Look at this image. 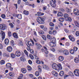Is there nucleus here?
I'll list each match as a JSON object with an SVG mask.
<instances>
[{
    "label": "nucleus",
    "mask_w": 79,
    "mask_h": 79,
    "mask_svg": "<svg viewBox=\"0 0 79 79\" xmlns=\"http://www.w3.org/2000/svg\"><path fill=\"white\" fill-rule=\"evenodd\" d=\"M52 67L53 69L56 71L62 70L63 69L62 65L60 63H59L57 64L56 63H53L52 65Z\"/></svg>",
    "instance_id": "f257e3e1"
},
{
    "label": "nucleus",
    "mask_w": 79,
    "mask_h": 79,
    "mask_svg": "<svg viewBox=\"0 0 79 79\" xmlns=\"http://www.w3.org/2000/svg\"><path fill=\"white\" fill-rule=\"evenodd\" d=\"M36 20L37 22L40 24H44L45 23V19L41 17H38Z\"/></svg>",
    "instance_id": "f03ea898"
},
{
    "label": "nucleus",
    "mask_w": 79,
    "mask_h": 79,
    "mask_svg": "<svg viewBox=\"0 0 79 79\" xmlns=\"http://www.w3.org/2000/svg\"><path fill=\"white\" fill-rule=\"evenodd\" d=\"M56 0H51L50 1L49 3L51 5V6H52V8H55L56 4Z\"/></svg>",
    "instance_id": "7ed1b4c3"
},
{
    "label": "nucleus",
    "mask_w": 79,
    "mask_h": 79,
    "mask_svg": "<svg viewBox=\"0 0 79 79\" xmlns=\"http://www.w3.org/2000/svg\"><path fill=\"white\" fill-rule=\"evenodd\" d=\"M7 27L5 24H0V29L2 30V31H4L5 29H6Z\"/></svg>",
    "instance_id": "20e7f679"
},
{
    "label": "nucleus",
    "mask_w": 79,
    "mask_h": 79,
    "mask_svg": "<svg viewBox=\"0 0 79 79\" xmlns=\"http://www.w3.org/2000/svg\"><path fill=\"white\" fill-rule=\"evenodd\" d=\"M73 73L76 76H79V69H76L73 72Z\"/></svg>",
    "instance_id": "39448f33"
},
{
    "label": "nucleus",
    "mask_w": 79,
    "mask_h": 79,
    "mask_svg": "<svg viewBox=\"0 0 79 79\" xmlns=\"http://www.w3.org/2000/svg\"><path fill=\"white\" fill-rule=\"evenodd\" d=\"M74 14L76 15V16H79V10L77 9H75L73 10Z\"/></svg>",
    "instance_id": "423d86ee"
},
{
    "label": "nucleus",
    "mask_w": 79,
    "mask_h": 79,
    "mask_svg": "<svg viewBox=\"0 0 79 79\" xmlns=\"http://www.w3.org/2000/svg\"><path fill=\"white\" fill-rule=\"evenodd\" d=\"M15 55L17 57H19L21 55V52L20 51H17L15 52Z\"/></svg>",
    "instance_id": "0eeeda50"
},
{
    "label": "nucleus",
    "mask_w": 79,
    "mask_h": 79,
    "mask_svg": "<svg viewBox=\"0 0 79 79\" xmlns=\"http://www.w3.org/2000/svg\"><path fill=\"white\" fill-rule=\"evenodd\" d=\"M6 50L7 52L10 53L13 51V48L11 46H9L6 48Z\"/></svg>",
    "instance_id": "6e6552de"
},
{
    "label": "nucleus",
    "mask_w": 79,
    "mask_h": 79,
    "mask_svg": "<svg viewBox=\"0 0 79 79\" xmlns=\"http://www.w3.org/2000/svg\"><path fill=\"white\" fill-rule=\"evenodd\" d=\"M27 44L29 46H32V45H34V42L32 40L31 41H29L28 42H27Z\"/></svg>",
    "instance_id": "1a4fd4ad"
},
{
    "label": "nucleus",
    "mask_w": 79,
    "mask_h": 79,
    "mask_svg": "<svg viewBox=\"0 0 79 79\" xmlns=\"http://www.w3.org/2000/svg\"><path fill=\"white\" fill-rule=\"evenodd\" d=\"M62 52L63 54H64V55H68L69 54V52L67 50H63L62 51Z\"/></svg>",
    "instance_id": "9d476101"
},
{
    "label": "nucleus",
    "mask_w": 79,
    "mask_h": 79,
    "mask_svg": "<svg viewBox=\"0 0 79 79\" xmlns=\"http://www.w3.org/2000/svg\"><path fill=\"white\" fill-rule=\"evenodd\" d=\"M49 46L51 47H56V44L52 43V42H49Z\"/></svg>",
    "instance_id": "9b49d317"
},
{
    "label": "nucleus",
    "mask_w": 79,
    "mask_h": 79,
    "mask_svg": "<svg viewBox=\"0 0 79 79\" xmlns=\"http://www.w3.org/2000/svg\"><path fill=\"white\" fill-rule=\"evenodd\" d=\"M44 13H42L41 12H38L37 13V14H35V15L38 16H44Z\"/></svg>",
    "instance_id": "f8f14e48"
},
{
    "label": "nucleus",
    "mask_w": 79,
    "mask_h": 79,
    "mask_svg": "<svg viewBox=\"0 0 79 79\" xmlns=\"http://www.w3.org/2000/svg\"><path fill=\"white\" fill-rule=\"evenodd\" d=\"M69 37L70 40L73 42H74L75 40V39H74V37L73 35H69Z\"/></svg>",
    "instance_id": "ddd939ff"
},
{
    "label": "nucleus",
    "mask_w": 79,
    "mask_h": 79,
    "mask_svg": "<svg viewBox=\"0 0 79 79\" xmlns=\"http://www.w3.org/2000/svg\"><path fill=\"white\" fill-rule=\"evenodd\" d=\"M36 63L37 64H41V63L42 64H44V62H43L42 61H40V60H36Z\"/></svg>",
    "instance_id": "4468645a"
},
{
    "label": "nucleus",
    "mask_w": 79,
    "mask_h": 79,
    "mask_svg": "<svg viewBox=\"0 0 79 79\" xmlns=\"http://www.w3.org/2000/svg\"><path fill=\"white\" fill-rule=\"evenodd\" d=\"M12 36L15 39H18V34L16 32H15L13 33Z\"/></svg>",
    "instance_id": "2eb2a0df"
},
{
    "label": "nucleus",
    "mask_w": 79,
    "mask_h": 79,
    "mask_svg": "<svg viewBox=\"0 0 79 79\" xmlns=\"http://www.w3.org/2000/svg\"><path fill=\"white\" fill-rule=\"evenodd\" d=\"M21 71L22 73L23 74H25L26 73V72H27V71H26V69L24 68H22L21 69Z\"/></svg>",
    "instance_id": "dca6fc26"
},
{
    "label": "nucleus",
    "mask_w": 79,
    "mask_h": 79,
    "mask_svg": "<svg viewBox=\"0 0 79 79\" xmlns=\"http://www.w3.org/2000/svg\"><path fill=\"white\" fill-rule=\"evenodd\" d=\"M52 74L54 76H56V77H57L58 76V73L56 72L55 71H52Z\"/></svg>",
    "instance_id": "f3484780"
},
{
    "label": "nucleus",
    "mask_w": 79,
    "mask_h": 79,
    "mask_svg": "<svg viewBox=\"0 0 79 79\" xmlns=\"http://www.w3.org/2000/svg\"><path fill=\"white\" fill-rule=\"evenodd\" d=\"M6 66L7 68H10L11 67V64L10 63H7L6 64Z\"/></svg>",
    "instance_id": "a211bd4d"
},
{
    "label": "nucleus",
    "mask_w": 79,
    "mask_h": 79,
    "mask_svg": "<svg viewBox=\"0 0 79 79\" xmlns=\"http://www.w3.org/2000/svg\"><path fill=\"white\" fill-rule=\"evenodd\" d=\"M9 75L10 77H14L15 76V73L14 72H10L9 74Z\"/></svg>",
    "instance_id": "6ab92c4d"
},
{
    "label": "nucleus",
    "mask_w": 79,
    "mask_h": 79,
    "mask_svg": "<svg viewBox=\"0 0 79 79\" xmlns=\"http://www.w3.org/2000/svg\"><path fill=\"white\" fill-rule=\"evenodd\" d=\"M58 59L60 61H63L64 60V57L63 56H60L58 58Z\"/></svg>",
    "instance_id": "aec40b11"
},
{
    "label": "nucleus",
    "mask_w": 79,
    "mask_h": 79,
    "mask_svg": "<svg viewBox=\"0 0 79 79\" xmlns=\"http://www.w3.org/2000/svg\"><path fill=\"white\" fill-rule=\"evenodd\" d=\"M38 72L39 73H42V67L40 65L38 66Z\"/></svg>",
    "instance_id": "412c9836"
},
{
    "label": "nucleus",
    "mask_w": 79,
    "mask_h": 79,
    "mask_svg": "<svg viewBox=\"0 0 79 79\" xmlns=\"http://www.w3.org/2000/svg\"><path fill=\"white\" fill-rule=\"evenodd\" d=\"M2 40H4L5 38V33L3 31H2Z\"/></svg>",
    "instance_id": "4be33fe9"
},
{
    "label": "nucleus",
    "mask_w": 79,
    "mask_h": 79,
    "mask_svg": "<svg viewBox=\"0 0 79 79\" xmlns=\"http://www.w3.org/2000/svg\"><path fill=\"white\" fill-rule=\"evenodd\" d=\"M57 16L62 17V16H63V13H62L61 12H59L57 14Z\"/></svg>",
    "instance_id": "5701e85b"
},
{
    "label": "nucleus",
    "mask_w": 79,
    "mask_h": 79,
    "mask_svg": "<svg viewBox=\"0 0 79 79\" xmlns=\"http://www.w3.org/2000/svg\"><path fill=\"white\" fill-rule=\"evenodd\" d=\"M10 45L13 47H15V42H14L13 40H12L11 41Z\"/></svg>",
    "instance_id": "b1692460"
},
{
    "label": "nucleus",
    "mask_w": 79,
    "mask_h": 79,
    "mask_svg": "<svg viewBox=\"0 0 79 79\" xmlns=\"http://www.w3.org/2000/svg\"><path fill=\"white\" fill-rule=\"evenodd\" d=\"M17 18L19 19H22V15L21 14H17Z\"/></svg>",
    "instance_id": "393cba45"
},
{
    "label": "nucleus",
    "mask_w": 79,
    "mask_h": 79,
    "mask_svg": "<svg viewBox=\"0 0 79 79\" xmlns=\"http://www.w3.org/2000/svg\"><path fill=\"white\" fill-rule=\"evenodd\" d=\"M74 61L76 63H79V58H78V57H76L75 59H74Z\"/></svg>",
    "instance_id": "a878e982"
},
{
    "label": "nucleus",
    "mask_w": 79,
    "mask_h": 79,
    "mask_svg": "<svg viewBox=\"0 0 79 79\" xmlns=\"http://www.w3.org/2000/svg\"><path fill=\"white\" fill-rule=\"evenodd\" d=\"M5 44L6 45H8L9 44V40L8 39H5Z\"/></svg>",
    "instance_id": "bb28decb"
},
{
    "label": "nucleus",
    "mask_w": 79,
    "mask_h": 79,
    "mask_svg": "<svg viewBox=\"0 0 79 79\" xmlns=\"http://www.w3.org/2000/svg\"><path fill=\"white\" fill-rule=\"evenodd\" d=\"M23 13L24 14V15H29V11H27L26 10H25L23 11Z\"/></svg>",
    "instance_id": "cd10ccee"
},
{
    "label": "nucleus",
    "mask_w": 79,
    "mask_h": 79,
    "mask_svg": "<svg viewBox=\"0 0 79 79\" xmlns=\"http://www.w3.org/2000/svg\"><path fill=\"white\" fill-rule=\"evenodd\" d=\"M10 57L11 58L14 59V58H16V55L14 53H11L10 54Z\"/></svg>",
    "instance_id": "c85d7f7f"
},
{
    "label": "nucleus",
    "mask_w": 79,
    "mask_h": 79,
    "mask_svg": "<svg viewBox=\"0 0 79 79\" xmlns=\"http://www.w3.org/2000/svg\"><path fill=\"white\" fill-rule=\"evenodd\" d=\"M43 67V69H49V67H48V66L45 65H44Z\"/></svg>",
    "instance_id": "c756f323"
},
{
    "label": "nucleus",
    "mask_w": 79,
    "mask_h": 79,
    "mask_svg": "<svg viewBox=\"0 0 79 79\" xmlns=\"http://www.w3.org/2000/svg\"><path fill=\"white\" fill-rule=\"evenodd\" d=\"M52 42L54 44H56V40L55 38L54 37L53 38H52Z\"/></svg>",
    "instance_id": "7c9ffc66"
},
{
    "label": "nucleus",
    "mask_w": 79,
    "mask_h": 79,
    "mask_svg": "<svg viewBox=\"0 0 79 79\" xmlns=\"http://www.w3.org/2000/svg\"><path fill=\"white\" fill-rule=\"evenodd\" d=\"M64 20V19L63 17H60L59 19V21H60V22H63Z\"/></svg>",
    "instance_id": "2f4dec72"
},
{
    "label": "nucleus",
    "mask_w": 79,
    "mask_h": 79,
    "mask_svg": "<svg viewBox=\"0 0 79 79\" xmlns=\"http://www.w3.org/2000/svg\"><path fill=\"white\" fill-rule=\"evenodd\" d=\"M5 63V61L4 60H1L0 61V64L1 65H3V64H4Z\"/></svg>",
    "instance_id": "473e14b6"
},
{
    "label": "nucleus",
    "mask_w": 79,
    "mask_h": 79,
    "mask_svg": "<svg viewBox=\"0 0 79 79\" xmlns=\"http://www.w3.org/2000/svg\"><path fill=\"white\" fill-rule=\"evenodd\" d=\"M64 74V72L63 71H61L59 73V75L60 76H63Z\"/></svg>",
    "instance_id": "72a5a7b5"
},
{
    "label": "nucleus",
    "mask_w": 79,
    "mask_h": 79,
    "mask_svg": "<svg viewBox=\"0 0 79 79\" xmlns=\"http://www.w3.org/2000/svg\"><path fill=\"white\" fill-rule=\"evenodd\" d=\"M68 74L70 76H71L72 77V76H74L73 73L71 71H70L68 73Z\"/></svg>",
    "instance_id": "f704fd0d"
},
{
    "label": "nucleus",
    "mask_w": 79,
    "mask_h": 79,
    "mask_svg": "<svg viewBox=\"0 0 79 79\" xmlns=\"http://www.w3.org/2000/svg\"><path fill=\"white\" fill-rule=\"evenodd\" d=\"M34 55L36 60H39V57L37 56V55L36 54H34Z\"/></svg>",
    "instance_id": "c9c22d12"
},
{
    "label": "nucleus",
    "mask_w": 79,
    "mask_h": 79,
    "mask_svg": "<svg viewBox=\"0 0 79 79\" xmlns=\"http://www.w3.org/2000/svg\"><path fill=\"white\" fill-rule=\"evenodd\" d=\"M64 18H65V20H66V19H68V17H69V15H68L67 14H65L64 15Z\"/></svg>",
    "instance_id": "e433bc0d"
},
{
    "label": "nucleus",
    "mask_w": 79,
    "mask_h": 79,
    "mask_svg": "<svg viewBox=\"0 0 79 79\" xmlns=\"http://www.w3.org/2000/svg\"><path fill=\"white\" fill-rule=\"evenodd\" d=\"M20 60L22 61H24L25 60H26V59L24 57L21 56L20 57Z\"/></svg>",
    "instance_id": "4c0bfd02"
},
{
    "label": "nucleus",
    "mask_w": 79,
    "mask_h": 79,
    "mask_svg": "<svg viewBox=\"0 0 79 79\" xmlns=\"http://www.w3.org/2000/svg\"><path fill=\"white\" fill-rule=\"evenodd\" d=\"M41 37L44 40H46V35H41Z\"/></svg>",
    "instance_id": "58836bf2"
},
{
    "label": "nucleus",
    "mask_w": 79,
    "mask_h": 79,
    "mask_svg": "<svg viewBox=\"0 0 79 79\" xmlns=\"http://www.w3.org/2000/svg\"><path fill=\"white\" fill-rule=\"evenodd\" d=\"M38 33L41 35H44V31L42 30H40Z\"/></svg>",
    "instance_id": "ea45409f"
},
{
    "label": "nucleus",
    "mask_w": 79,
    "mask_h": 79,
    "mask_svg": "<svg viewBox=\"0 0 79 79\" xmlns=\"http://www.w3.org/2000/svg\"><path fill=\"white\" fill-rule=\"evenodd\" d=\"M47 38H48V39H50V40L52 39V36H50V35L49 34H48L47 35Z\"/></svg>",
    "instance_id": "a19ab883"
},
{
    "label": "nucleus",
    "mask_w": 79,
    "mask_h": 79,
    "mask_svg": "<svg viewBox=\"0 0 79 79\" xmlns=\"http://www.w3.org/2000/svg\"><path fill=\"white\" fill-rule=\"evenodd\" d=\"M3 56H5V57H9L10 56V54H8L5 53L3 55Z\"/></svg>",
    "instance_id": "79ce46f5"
},
{
    "label": "nucleus",
    "mask_w": 79,
    "mask_h": 79,
    "mask_svg": "<svg viewBox=\"0 0 79 79\" xmlns=\"http://www.w3.org/2000/svg\"><path fill=\"white\" fill-rule=\"evenodd\" d=\"M66 21H69V22L72 21V19L70 17H68L67 19H66Z\"/></svg>",
    "instance_id": "37998d69"
},
{
    "label": "nucleus",
    "mask_w": 79,
    "mask_h": 79,
    "mask_svg": "<svg viewBox=\"0 0 79 79\" xmlns=\"http://www.w3.org/2000/svg\"><path fill=\"white\" fill-rule=\"evenodd\" d=\"M20 76H21L19 77L18 78V79H23V76H24V75H23V74L21 73L20 74Z\"/></svg>",
    "instance_id": "c03bdc74"
},
{
    "label": "nucleus",
    "mask_w": 79,
    "mask_h": 79,
    "mask_svg": "<svg viewBox=\"0 0 79 79\" xmlns=\"http://www.w3.org/2000/svg\"><path fill=\"white\" fill-rule=\"evenodd\" d=\"M70 53H71V54H74V53H75V52L74 50L73 49H71L70 50Z\"/></svg>",
    "instance_id": "a18cd8bd"
},
{
    "label": "nucleus",
    "mask_w": 79,
    "mask_h": 79,
    "mask_svg": "<svg viewBox=\"0 0 79 79\" xmlns=\"http://www.w3.org/2000/svg\"><path fill=\"white\" fill-rule=\"evenodd\" d=\"M9 26H10V27L11 28H13L14 27V25H13V24L12 23H9Z\"/></svg>",
    "instance_id": "49530a36"
},
{
    "label": "nucleus",
    "mask_w": 79,
    "mask_h": 79,
    "mask_svg": "<svg viewBox=\"0 0 79 79\" xmlns=\"http://www.w3.org/2000/svg\"><path fill=\"white\" fill-rule=\"evenodd\" d=\"M65 12L67 13H69L70 12H71V10H70L69 9L67 8L65 10Z\"/></svg>",
    "instance_id": "de8ad7c7"
},
{
    "label": "nucleus",
    "mask_w": 79,
    "mask_h": 79,
    "mask_svg": "<svg viewBox=\"0 0 79 79\" xmlns=\"http://www.w3.org/2000/svg\"><path fill=\"white\" fill-rule=\"evenodd\" d=\"M49 26L51 27H54L55 26V24L52 23V22H50L49 23Z\"/></svg>",
    "instance_id": "09e8293b"
},
{
    "label": "nucleus",
    "mask_w": 79,
    "mask_h": 79,
    "mask_svg": "<svg viewBox=\"0 0 79 79\" xmlns=\"http://www.w3.org/2000/svg\"><path fill=\"white\" fill-rule=\"evenodd\" d=\"M1 16L3 19H5V18H6V15H5V14H2Z\"/></svg>",
    "instance_id": "8fccbe9b"
},
{
    "label": "nucleus",
    "mask_w": 79,
    "mask_h": 79,
    "mask_svg": "<svg viewBox=\"0 0 79 79\" xmlns=\"http://www.w3.org/2000/svg\"><path fill=\"white\" fill-rule=\"evenodd\" d=\"M8 34L9 37H11V35H12V33H11V32L10 31L8 32Z\"/></svg>",
    "instance_id": "3c124183"
},
{
    "label": "nucleus",
    "mask_w": 79,
    "mask_h": 79,
    "mask_svg": "<svg viewBox=\"0 0 79 79\" xmlns=\"http://www.w3.org/2000/svg\"><path fill=\"white\" fill-rule=\"evenodd\" d=\"M27 68L28 70L29 71H31L32 69V68H31V67L30 66H27Z\"/></svg>",
    "instance_id": "603ef678"
},
{
    "label": "nucleus",
    "mask_w": 79,
    "mask_h": 79,
    "mask_svg": "<svg viewBox=\"0 0 79 79\" xmlns=\"http://www.w3.org/2000/svg\"><path fill=\"white\" fill-rule=\"evenodd\" d=\"M35 75L37 77L39 76V71H36L35 72Z\"/></svg>",
    "instance_id": "864d4df0"
},
{
    "label": "nucleus",
    "mask_w": 79,
    "mask_h": 79,
    "mask_svg": "<svg viewBox=\"0 0 79 79\" xmlns=\"http://www.w3.org/2000/svg\"><path fill=\"white\" fill-rule=\"evenodd\" d=\"M29 56H30V58L32 60H33V59H34V56L32 54H30Z\"/></svg>",
    "instance_id": "5fc2aeb1"
},
{
    "label": "nucleus",
    "mask_w": 79,
    "mask_h": 79,
    "mask_svg": "<svg viewBox=\"0 0 79 79\" xmlns=\"http://www.w3.org/2000/svg\"><path fill=\"white\" fill-rule=\"evenodd\" d=\"M40 47H42V46L40 44L38 45L37 46V48L38 49L40 50L41 48Z\"/></svg>",
    "instance_id": "6e6d98bb"
},
{
    "label": "nucleus",
    "mask_w": 79,
    "mask_h": 79,
    "mask_svg": "<svg viewBox=\"0 0 79 79\" xmlns=\"http://www.w3.org/2000/svg\"><path fill=\"white\" fill-rule=\"evenodd\" d=\"M73 50H74V52H76L77 51L78 49V48L76 47H74L73 48Z\"/></svg>",
    "instance_id": "4d7b16f0"
},
{
    "label": "nucleus",
    "mask_w": 79,
    "mask_h": 79,
    "mask_svg": "<svg viewBox=\"0 0 79 79\" xmlns=\"http://www.w3.org/2000/svg\"><path fill=\"white\" fill-rule=\"evenodd\" d=\"M64 31H65L66 33H68V32H69V30L67 29V28H65L64 29Z\"/></svg>",
    "instance_id": "13d9d810"
},
{
    "label": "nucleus",
    "mask_w": 79,
    "mask_h": 79,
    "mask_svg": "<svg viewBox=\"0 0 79 79\" xmlns=\"http://www.w3.org/2000/svg\"><path fill=\"white\" fill-rule=\"evenodd\" d=\"M56 33H57V32H56V30H54L52 32V34H53L54 35H55V34H56Z\"/></svg>",
    "instance_id": "bf43d9fd"
},
{
    "label": "nucleus",
    "mask_w": 79,
    "mask_h": 79,
    "mask_svg": "<svg viewBox=\"0 0 79 79\" xmlns=\"http://www.w3.org/2000/svg\"><path fill=\"white\" fill-rule=\"evenodd\" d=\"M70 45V44H69V43L68 42H67L65 43V45L66 46H67V47H68V46H69Z\"/></svg>",
    "instance_id": "052dcab7"
},
{
    "label": "nucleus",
    "mask_w": 79,
    "mask_h": 79,
    "mask_svg": "<svg viewBox=\"0 0 79 79\" xmlns=\"http://www.w3.org/2000/svg\"><path fill=\"white\" fill-rule=\"evenodd\" d=\"M21 3V0H18L17 3L18 5H20Z\"/></svg>",
    "instance_id": "680f3d73"
},
{
    "label": "nucleus",
    "mask_w": 79,
    "mask_h": 79,
    "mask_svg": "<svg viewBox=\"0 0 79 79\" xmlns=\"http://www.w3.org/2000/svg\"><path fill=\"white\" fill-rule=\"evenodd\" d=\"M24 53L26 55H28V52H27V51L26 50H24Z\"/></svg>",
    "instance_id": "e2e57ef3"
},
{
    "label": "nucleus",
    "mask_w": 79,
    "mask_h": 79,
    "mask_svg": "<svg viewBox=\"0 0 79 79\" xmlns=\"http://www.w3.org/2000/svg\"><path fill=\"white\" fill-rule=\"evenodd\" d=\"M28 47L27 48V49L28 51H30L31 50V48H30V47L28 46V45H27Z\"/></svg>",
    "instance_id": "0e129e2a"
},
{
    "label": "nucleus",
    "mask_w": 79,
    "mask_h": 79,
    "mask_svg": "<svg viewBox=\"0 0 79 79\" xmlns=\"http://www.w3.org/2000/svg\"><path fill=\"white\" fill-rule=\"evenodd\" d=\"M51 51L53 52H55V49L53 48H51Z\"/></svg>",
    "instance_id": "69168bd1"
},
{
    "label": "nucleus",
    "mask_w": 79,
    "mask_h": 79,
    "mask_svg": "<svg viewBox=\"0 0 79 79\" xmlns=\"http://www.w3.org/2000/svg\"><path fill=\"white\" fill-rule=\"evenodd\" d=\"M76 36H79V31H77L76 32Z\"/></svg>",
    "instance_id": "338daca9"
},
{
    "label": "nucleus",
    "mask_w": 79,
    "mask_h": 79,
    "mask_svg": "<svg viewBox=\"0 0 79 79\" xmlns=\"http://www.w3.org/2000/svg\"><path fill=\"white\" fill-rule=\"evenodd\" d=\"M29 76L30 77H31V78H32V77H34V75L32 74H29Z\"/></svg>",
    "instance_id": "774afa93"
}]
</instances>
